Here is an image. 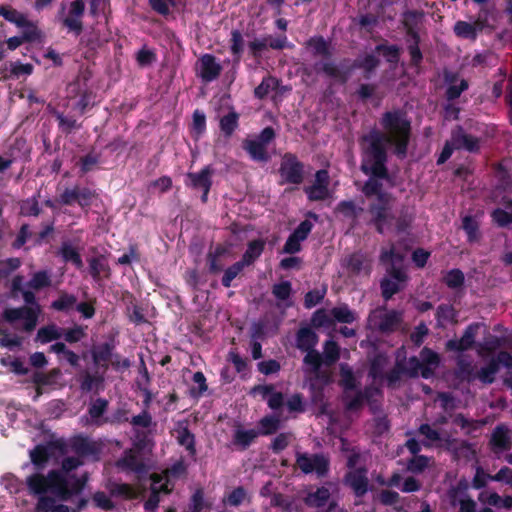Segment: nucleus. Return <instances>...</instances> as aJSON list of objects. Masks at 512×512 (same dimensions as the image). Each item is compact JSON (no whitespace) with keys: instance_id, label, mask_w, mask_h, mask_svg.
Instances as JSON below:
<instances>
[{"instance_id":"23","label":"nucleus","mask_w":512,"mask_h":512,"mask_svg":"<svg viewBox=\"0 0 512 512\" xmlns=\"http://www.w3.org/2000/svg\"><path fill=\"white\" fill-rule=\"evenodd\" d=\"M319 337L311 327H301L296 334V347L303 352L315 350Z\"/></svg>"},{"instance_id":"17","label":"nucleus","mask_w":512,"mask_h":512,"mask_svg":"<svg viewBox=\"0 0 512 512\" xmlns=\"http://www.w3.org/2000/svg\"><path fill=\"white\" fill-rule=\"evenodd\" d=\"M489 446L493 453L500 454L504 451H508L512 447V440L509 436L508 428L503 425H497L490 437Z\"/></svg>"},{"instance_id":"7","label":"nucleus","mask_w":512,"mask_h":512,"mask_svg":"<svg viewBox=\"0 0 512 512\" xmlns=\"http://www.w3.org/2000/svg\"><path fill=\"white\" fill-rule=\"evenodd\" d=\"M401 323V315L395 310L385 311V308H377L370 312L368 325L381 333H390L397 329Z\"/></svg>"},{"instance_id":"35","label":"nucleus","mask_w":512,"mask_h":512,"mask_svg":"<svg viewBox=\"0 0 512 512\" xmlns=\"http://www.w3.org/2000/svg\"><path fill=\"white\" fill-rule=\"evenodd\" d=\"M230 51L233 55L234 65H239L244 52V38L241 31L237 29L231 31Z\"/></svg>"},{"instance_id":"50","label":"nucleus","mask_w":512,"mask_h":512,"mask_svg":"<svg viewBox=\"0 0 512 512\" xmlns=\"http://www.w3.org/2000/svg\"><path fill=\"white\" fill-rule=\"evenodd\" d=\"M395 220V230L398 234H402L408 231L411 227L414 216L412 213L408 211L407 208H402L399 212V215L394 219Z\"/></svg>"},{"instance_id":"61","label":"nucleus","mask_w":512,"mask_h":512,"mask_svg":"<svg viewBox=\"0 0 512 512\" xmlns=\"http://www.w3.org/2000/svg\"><path fill=\"white\" fill-rule=\"evenodd\" d=\"M308 44L313 48L315 55H321L325 58L331 57L330 45L322 36L310 39Z\"/></svg>"},{"instance_id":"38","label":"nucleus","mask_w":512,"mask_h":512,"mask_svg":"<svg viewBox=\"0 0 512 512\" xmlns=\"http://www.w3.org/2000/svg\"><path fill=\"white\" fill-rule=\"evenodd\" d=\"M77 297L65 291H61L56 300L51 303V308L58 312H68L76 306Z\"/></svg>"},{"instance_id":"59","label":"nucleus","mask_w":512,"mask_h":512,"mask_svg":"<svg viewBox=\"0 0 512 512\" xmlns=\"http://www.w3.org/2000/svg\"><path fill=\"white\" fill-rule=\"evenodd\" d=\"M405 363L404 361L397 360L395 366L385 374L387 380V386L394 388L396 384L401 380V376L405 375Z\"/></svg>"},{"instance_id":"3","label":"nucleus","mask_w":512,"mask_h":512,"mask_svg":"<svg viewBox=\"0 0 512 512\" xmlns=\"http://www.w3.org/2000/svg\"><path fill=\"white\" fill-rule=\"evenodd\" d=\"M359 146L361 172L363 174L385 177L387 172H389L387 166L388 144L370 130L359 138Z\"/></svg>"},{"instance_id":"37","label":"nucleus","mask_w":512,"mask_h":512,"mask_svg":"<svg viewBox=\"0 0 512 512\" xmlns=\"http://www.w3.org/2000/svg\"><path fill=\"white\" fill-rule=\"evenodd\" d=\"M176 439L178 444L183 446L190 456L194 457L196 455L197 451L195 435L189 430L187 426L178 430Z\"/></svg>"},{"instance_id":"8","label":"nucleus","mask_w":512,"mask_h":512,"mask_svg":"<svg viewBox=\"0 0 512 512\" xmlns=\"http://www.w3.org/2000/svg\"><path fill=\"white\" fill-rule=\"evenodd\" d=\"M296 464L304 474L316 473L318 477H324L328 474L330 460L322 453L309 455L307 453L296 454Z\"/></svg>"},{"instance_id":"42","label":"nucleus","mask_w":512,"mask_h":512,"mask_svg":"<svg viewBox=\"0 0 512 512\" xmlns=\"http://www.w3.org/2000/svg\"><path fill=\"white\" fill-rule=\"evenodd\" d=\"M225 253V248L222 245L216 246L214 251L207 254V265L210 274H218L223 271L224 265L220 262V257Z\"/></svg>"},{"instance_id":"49","label":"nucleus","mask_w":512,"mask_h":512,"mask_svg":"<svg viewBox=\"0 0 512 512\" xmlns=\"http://www.w3.org/2000/svg\"><path fill=\"white\" fill-rule=\"evenodd\" d=\"M375 51L378 53H382L386 61L390 64H397L399 62L401 49L397 45H388L384 43L378 44L375 47Z\"/></svg>"},{"instance_id":"63","label":"nucleus","mask_w":512,"mask_h":512,"mask_svg":"<svg viewBox=\"0 0 512 512\" xmlns=\"http://www.w3.org/2000/svg\"><path fill=\"white\" fill-rule=\"evenodd\" d=\"M20 210L23 216L37 217L41 213V208L39 206L37 197L33 196L23 200L20 206Z\"/></svg>"},{"instance_id":"16","label":"nucleus","mask_w":512,"mask_h":512,"mask_svg":"<svg viewBox=\"0 0 512 512\" xmlns=\"http://www.w3.org/2000/svg\"><path fill=\"white\" fill-rule=\"evenodd\" d=\"M478 329V323L468 325L460 339H450L446 342V349L455 352H463L471 349L475 343Z\"/></svg>"},{"instance_id":"54","label":"nucleus","mask_w":512,"mask_h":512,"mask_svg":"<svg viewBox=\"0 0 512 512\" xmlns=\"http://www.w3.org/2000/svg\"><path fill=\"white\" fill-rule=\"evenodd\" d=\"M55 118L58 122L59 130L65 135H69L74 130L80 128V124L73 117H67L63 113L55 112Z\"/></svg>"},{"instance_id":"5","label":"nucleus","mask_w":512,"mask_h":512,"mask_svg":"<svg viewBox=\"0 0 512 512\" xmlns=\"http://www.w3.org/2000/svg\"><path fill=\"white\" fill-rule=\"evenodd\" d=\"M409 277L402 267L390 264L386 268V275L380 280L381 296L385 301L405 288Z\"/></svg>"},{"instance_id":"24","label":"nucleus","mask_w":512,"mask_h":512,"mask_svg":"<svg viewBox=\"0 0 512 512\" xmlns=\"http://www.w3.org/2000/svg\"><path fill=\"white\" fill-rule=\"evenodd\" d=\"M266 241L262 238H257L247 243V248L243 253L240 261L246 266L253 265L262 255L265 250Z\"/></svg>"},{"instance_id":"14","label":"nucleus","mask_w":512,"mask_h":512,"mask_svg":"<svg viewBox=\"0 0 512 512\" xmlns=\"http://www.w3.org/2000/svg\"><path fill=\"white\" fill-rule=\"evenodd\" d=\"M369 178L364 182L361 191L367 198H371L373 196L376 197L377 200H381L384 198H390V194L383 191L382 180L389 183L391 187L394 186V182L390 172H387L385 177H378L373 174H365Z\"/></svg>"},{"instance_id":"43","label":"nucleus","mask_w":512,"mask_h":512,"mask_svg":"<svg viewBox=\"0 0 512 512\" xmlns=\"http://www.w3.org/2000/svg\"><path fill=\"white\" fill-rule=\"evenodd\" d=\"M499 370V361L492 359L482 367L476 374V378L483 384H492L495 381V375Z\"/></svg>"},{"instance_id":"33","label":"nucleus","mask_w":512,"mask_h":512,"mask_svg":"<svg viewBox=\"0 0 512 512\" xmlns=\"http://www.w3.org/2000/svg\"><path fill=\"white\" fill-rule=\"evenodd\" d=\"M239 127V114L232 110L222 116L219 121V128L226 138H230Z\"/></svg>"},{"instance_id":"62","label":"nucleus","mask_w":512,"mask_h":512,"mask_svg":"<svg viewBox=\"0 0 512 512\" xmlns=\"http://www.w3.org/2000/svg\"><path fill=\"white\" fill-rule=\"evenodd\" d=\"M293 435L291 432H282L278 434L271 442L270 449L274 454H279L285 450L292 439Z\"/></svg>"},{"instance_id":"53","label":"nucleus","mask_w":512,"mask_h":512,"mask_svg":"<svg viewBox=\"0 0 512 512\" xmlns=\"http://www.w3.org/2000/svg\"><path fill=\"white\" fill-rule=\"evenodd\" d=\"M259 434L268 436L275 434L280 428L281 421L276 416H265L259 421Z\"/></svg>"},{"instance_id":"34","label":"nucleus","mask_w":512,"mask_h":512,"mask_svg":"<svg viewBox=\"0 0 512 512\" xmlns=\"http://www.w3.org/2000/svg\"><path fill=\"white\" fill-rule=\"evenodd\" d=\"M330 498V491L328 488L322 486L314 492H310L304 498V502L309 507H324Z\"/></svg>"},{"instance_id":"15","label":"nucleus","mask_w":512,"mask_h":512,"mask_svg":"<svg viewBox=\"0 0 512 512\" xmlns=\"http://www.w3.org/2000/svg\"><path fill=\"white\" fill-rule=\"evenodd\" d=\"M214 169L211 165H206L199 172H188L186 174V186L194 190L205 189L206 193L210 192L212 187V176Z\"/></svg>"},{"instance_id":"55","label":"nucleus","mask_w":512,"mask_h":512,"mask_svg":"<svg viewBox=\"0 0 512 512\" xmlns=\"http://www.w3.org/2000/svg\"><path fill=\"white\" fill-rule=\"evenodd\" d=\"M443 282L450 289L460 288L465 282L464 273L458 268L451 269L443 277Z\"/></svg>"},{"instance_id":"18","label":"nucleus","mask_w":512,"mask_h":512,"mask_svg":"<svg viewBox=\"0 0 512 512\" xmlns=\"http://www.w3.org/2000/svg\"><path fill=\"white\" fill-rule=\"evenodd\" d=\"M344 267L352 276H359L362 272L369 276L371 273V264L366 255L360 251L347 256L344 260Z\"/></svg>"},{"instance_id":"25","label":"nucleus","mask_w":512,"mask_h":512,"mask_svg":"<svg viewBox=\"0 0 512 512\" xmlns=\"http://www.w3.org/2000/svg\"><path fill=\"white\" fill-rule=\"evenodd\" d=\"M242 147L253 161L266 163L270 159L267 146L256 139H245Z\"/></svg>"},{"instance_id":"48","label":"nucleus","mask_w":512,"mask_h":512,"mask_svg":"<svg viewBox=\"0 0 512 512\" xmlns=\"http://www.w3.org/2000/svg\"><path fill=\"white\" fill-rule=\"evenodd\" d=\"M30 289L41 290L51 286V277L46 270L35 272L26 284Z\"/></svg>"},{"instance_id":"19","label":"nucleus","mask_w":512,"mask_h":512,"mask_svg":"<svg viewBox=\"0 0 512 512\" xmlns=\"http://www.w3.org/2000/svg\"><path fill=\"white\" fill-rule=\"evenodd\" d=\"M366 474L367 470L365 468H358L345 475L346 484L353 489L358 497H362L368 491V478Z\"/></svg>"},{"instance_id":"58","label":"nucleus","mask_w":512,"mask_h":512,"mask_svg":"<svg viewBox=\"0 0 512 512\" xmlns=\"http://www.w3.org/2000/svg\"><path fill=\"white\" fill-rule=\"evenodd\" d=\"M62 337L59 329L55 325L41 327L37 332V340L41 343H49Z\"/></svg>"},{"instance_id":"20","label":"nucleus","mask_w":512,"mask_h":512,"mask_svg":"<svg viewBox=\"0 0 512 512\" xmlns=\"http://www.w3.org/2000/svg\"><path fill=\"white\" fill-rule=\"evenodd\" d=\"M200 64V76L204 82H211L217 79L222 72V66L216 61V57L212 54H204L200 58Z\"/></svg>"},{"instance_id":"9","label":"nucleus","mask_w":512,"mask_h":512,"mask_svg":"<svg viewBox=\"0 0 512 512\" xmlns=\"http://www.w3.org/2000/svg\"><path fill=\"white\" fill-rule=\"evenodd\" d=\"M96 197L97 193L95 190L76 185L73 188L64 189L57 201L64 206H71L77 203L83 210L87 211Z\"/></svg>"},{"instance_id":"30","label":"nucleus","mask_w":512,"mask_h":512,"mask_svg":"<svg viewBox=\"0 0 512 512\" xmlns=\"http://www.w3.org/2000/svg\"><path fill=\"white\" fill-rule=\"evenodd\" d=\"M483 25L477 21L475 23H469L466 21H457L454 25V33L461 38L475 40L478 35V31L482 30Z\"/></svg>"},{"instance_id":"47","label":"nucleus","mask_w":512,"mask_h":512,"mask_svg":"<svg viewBox=\"0 0 512 512\" xmlns=\"http://www.w3.org/2000/svg\"><path fill=\"white\" fill-rule=\"evenodd\" d=\"M456 376L462 381H466L468 383L473 382L476 379V374L474 373L472 363L462 358L458 359Z\"/></svg>"},{"instance_id":"52","label":"nucleus","mask_w":512,"mask_h":512,"mask_svg":"<svg viewBox=\"0 0 512 512\" xmlns=\"http://www.w3.org/2000/svg\"><path fill=\"white\" fill-rule=\"evenodd\" d=\"M278 80L273 76L264 77L261 83L254 89V95L258 99H264L268 96L271 90L276 89Z\"/></svg>"},{"instance_id":"31","label":"nucleus","mask_w":512,"mask_h":512,"mask_svg":"<svg viewBox=\"0 0 512 512\" xmlns=\"http://www.w3.org/2000/svg\"><path fill=\"white\" fill-rule=\"evenodd\" d=\"M88 263L89 273L94 281L101 279V273H104L106 277L110 275V267L104 255L92 257L88 260Z\"/></svg>"},{"instance_id":"64","label":"nucleus","mask_w":512,"mask_h":512,"mask_svg":"<svg viewBox=\"0 0 512 512\" xmlns=\"http://www.w3.org/2000/svg\"><path fill=\"white\" fill-rule=\"evenodd\" d=\"M103 383V377L92 375L90 373H85L81 379V390L84 392H90L94 389H98V387Z\"/></svg>"},{"instance_id":"21","label":"nucleus","mask_w":512,"mask_h":512,"mask_svg":"<svg viewBox=\"0 0 512 512\" xmlns=\"http://www.w3.org/2000/svg\"><path fill=\"white\" fill-rule=\"evenodd\" d=\"M70 447L72 451L78 455V457H97L100 453V449L96 445V443L82 435H78L72 438L70 442Z\"/></svg>"},{"instance_id":"13","label":"nucleus","mask_w":512,"mask_h":512,"mask_svg":"<svg viewBox=\"0 0 512 512\" xmlns=\"http://www.w3.org/2000/svg\"><path fill=\"white\" fill-rule=\"evenodd\" d=\"M85 7V0L72 1L68 15L62 20V25L76 36H79L83 31L82 17L85 13Z\"/></svg>"},{"instance_id":"1","label":"nucleus","mask_w":512,"mask_h":512,"mask_svg":"<svg viewBox=\"0 0 512 512\" xmlns=\"http://www.w3.org/2000/svg\"><path fill=\"white\" fill-rule=\"evenodd\" d=\"M73 483L69 486V478L61 471L52 469L45 476L36 472L26 478V486L31 495H45L51 492L61 501H69L73 496L81 494L88 477L72 475Z\"/></svg>"},{"instance_id":"32","label":"nucleus","mask_w":512,"mask_h":512,"mask_svg":"<svg viewBox=\"0 0 512 512\" xmlns=\"http://www.w3.org/2000/svg\"><path fill=\"white\" fill-rule=\"evenodd\" d=\"M258 435L259 432L255 429L243 430L238 428L234 431L232 442L241 450H246Z\"/></svg>"},{"instance_id":"12","label":"nucleus","mask_w":512,"mask_h":512,"mask_svg":"<svg viewBox=\"0 0 512 512\" xmlns=\"http://www.w3.org/2000/svg\"><path fill=\"white\" fill-rule=\"evenodd\" d=\"M3 319L8 323L24 320L23 329L31 332L37 325V311L33 307L22 306L18 308H6L2 313Z\"/></svg>"},{"instance_id":"6","label":"nucleus","mask_w":512,"mask_h":512,"mask_svg":"<svg viewBox=\"0 0 512 512\" xmlns=\"http://www.w3.org/2000/svg\"><path fill=\"white\" fill-rule=\"evenodd\" d=\"M391 197L384 198L370 202L368 206V213L371 218L369 224L372 225L379 234H384L387 226L390 225L394 219L391 213Z\"/></svg>"},{"instance_id":"44","label":"nucleus","mask_w":512,"mask_h":512,"mask_svg":"<svg viewBox=\"0 0 512 512\" xmlns=\"http://www.w3.org/2000/svg\"><path fill=\"white\" fill-rule=\"evenodd\" d=\"M110 494L114 497H122L124 499L132 500L137 498L135 489L127 483L113 482L109 485Z\"/></svg>"},{"instance_id":"36","label":"nucleus","mask_w":512,"mask_h":512,"mask_svg":"<svg viewBox=\"0 0 512 512\" xmlns=\"http://www.w3.org/2000/svg\"><path fill=\"white\" fill-rule=\"evenodd\" d=\"M59 255L62 257L64 262L72 263L77 269H81L83 267V260L80 253L70 243H62Z\"/></svg>"},{"instance_id":"4","label":"nucleus","mask_w":512,"mask_h":512,"mask_svg":"<svg viewBox=\"0 0 512 512\" xmlns=\"http://www.w3.org/2000/svg\"><path fill=\"white\" fill-rule=\"evenodd\" d=\"M380 60L373 54H366L363 59H356L347 69H341L333 61H320L314 64V70L317 74L323 73L325 76L346 83L353 69H362L364 78L370 79L372 73L379 66Z\"/></svg>"},{"instance_id":"28","label":"nucleus","mask_w":512,"mask_h":512,"mask_svg":"<svg viewBox=\"0 0 512 512\" xmlns=\"http://www.w3.org/2000/svg\"><path fill=\"white\" fill-rule=\"evenodd\" d=\"M115 345L113 342H104L95 346L92 350V359L96 365H101L105 370L108 368V361L112 359Z\"/></svg>"},{"instance_id":"27","label":"nucleus","mask_w":512,"mask_h":512,"mask_svg":"<svg viewBox=\"0 0 512 512\" xmlns=\"http://www.w3.org/2000/svg\"><path fill=\"white\" fill-rule=\"evenodd\" d=\"M109 401L105 398H96L91 401L88 406V415L91 418V421L96 426H101L106 422V417H103L106 411L108 410Z\"/></svg>"},{"instance_id":"46","label":"nucleus","mask_w":512,"mask_h":512,"mask_svg":"<svg viewBox=\"0 0 512 512\" xmlns=\"http://www.w3.org/2000/svg\"><path fill=\"white\" fill-rule=\"evenodd\" d=\"M324 364L327 366L335 364L340 358V347L333 340L325 341L323 345V355Z\"/></svg>"},{"instance_id":"41","label":"nucleus","mask_w":512,"mask_h":512,"mask_svg":"<svg viewBox=\"0 0 512 512\" xmlns=\"http://www.w3.org/2000/svg\"><path fill=\"white\" fill-rule=\"evenodd\" d=\"M333 321L344 324H351L356 320V313L347 304L333 307L330 311Z\"/></svg>"},{"instance_id":"39","label":"nucleus","mask_w":512,"mask_h":512,"mask_svg":"<svg viewBox=\"0 0 512 512\" xmlns=\"http://www.w3.org/2000/svg\"><path fill=\"white\" fill-rule=\"evenodd\" d=\"M0 15L8 22L16 25L18 28L25 25L27 16L10 5H0Z\"/></svg>"},{"instance_id":"40","label":"nucleus","mask_w":512,"mask_h":512,"mask_svg":"<svg viewBox=\"0 0 512 512\" xmlns=\"http://www.w3.org/2000/svg\"><path fill=\"white\" fill-rule=\"evenodd\" d=\"M462 228L467 235V241L469 243H475L480 240L481 233L479 230V224L473 216L466 215L462 219Z\"/></svg>"},{"instance_id":"51","label":"nucleus","mask_w":512,"mask_h":512,"mask_svg":"<svg viewBox=\"0 0 512 512\" xmlns=\"http://www.w3.org/2000/svg\"><path fill=\"white\" fill-rule=\"evenodd\" d=\"M30 458L33 465L36 468L41 469L50 458L49 449L44 445H37L30 451Z\"/></svg>"},{"instance_id":"29","label":"nucleus","mask_w":512,"mask_h":512,"mask_svg":"<svg viewBox=\"0 0 512 512\" xmlns=\"http://www.w3.org/2000/svg\"><path fill=\"white\" fill-rule=\"evenodd\" d=\"M458 311L451 304H440L435 313L438 327H444L447 323H457Z\"/></svg>"},{"instance_id":"57","label":"nucleus","mask_w":512,"mask_h":512,"mask_svg":"<svg viewBox=\"0 0 512 512\" xmlns=\"http://www.w3.org/2000/svg\"><path fill=\"white\" fill-rule=\"evenodd\" d=\"M246 266L239 260L229 266L225 271L221 279V284L225 288H229L232 285V281L243 271Z\"/></svg>"},{"instance_id":"56","label":"nucleus","mask_w":512,"mask_h":512,"mask_svg":"<svg viewBox=\"0 0 512 512\" xmlns=\"http://www.w3.org/2000/svg\"><path fill=\"white\" fill-rule=\"evenodd\" d=\"M118 465L135 472H140L143 469V463L132 450L124 453V456L118 461Z\"/></svg>"},{"instance_id":"45","label":"nucleus","mask_w":512,"mask_h":512,"mask_svg":"<svg viewBox=\"0 0 512 512\" xmlns=\"http://www.w3.org/2000/svg\"><path fill=\"white\" fill-rule=\"evenodd\" d=\"M362 211L363 209L361 207H357L352 200H342L336 205L335 208L336 213H339L345 218L352 220H356Z\"/></svg>"},{"instance_id":"60","label":"nucleus","mask_w":512,"mask_h":512,"mask_svg":"<svg viewBox=\"0 0 512 512\" xmlns=\"http://www.w3.org/2000/svg\"><path fill=\"white\" fill-rule=\"evenodd\" d=\"M303 363L311 367V372L318 374L322 364H324V359L322 355L315 349L306 352V355L303 358Z\"/></svg>"},{"instance_id":"10","label":"nucleus","mask_w":512,"mask_h":512,"mask_svg":"<svg viewBox=\"0 0 512 512\" xmlns=\"http://www.w3.org/2000/svg\"><path fill=\"white\" fill-rule=\"evenodd\" d=\"M282 183L299 185L304 180V164L293 153L283 155L279 168Z\"/></svg>"},{"instance_id":"22","label":"nucleus","mask_w":512,"mask_h":512,"mask_svg":"<svg viewBox=\"0 0 512 512\" xmlns=\"http://www.w3.org/2000/svg\"><path fill=\"white\" fill-rule=\"evenodd\" d=\"M455 149H464L470 153H478L480 151V139L476 136L468 134L459 127L458 132L452 135Z\"/></svg>"},{"instance_id":"26","label":"nucleus","mask_w":512,"mask_h":512,"mask_svg":"<svg viewBox=\"0 0 512 512\" xmlns=\"http://www.w3.org/2000/svg\"><path fill=\"white\" fill-rule=\"evenodd\" d=\"M421 16V13H419L416 10H409L404 13V19H403V27L405 29V33L407 36V43H420V35L416 29L417 26V18Z\"/></svg>"},{"instance_id":"2","label":"nucleus","mask_w":512,"mask_h":512,"mask_svg":"<svg viewBox=\"0 0 512 512\" xmlns=\"http://www.w3.org/2000/svg\"><path fill=\"white\" fill-rule=\"evenodd\" d=\"M380 125L383 131H371L388 144L399 160L405 159L412 137V123L407 113L402 109L386 111L380 118Z\"/></svg>"},{"instance_id":"11","label":"nucleus","mask_w":512,"mask_h":512,"mask_svg":"<svg viewBox=\"0 0 512 512\" xmlns=\"http://www.w3.org/2000/svg\"><path fill=\"white\" fill-rule=\"evenodd\" d=\"M330 176L326 169H320L315 173L312 185L304 187V193L309 201H324L330 196Z\"/></svg>"}]
</instances>
